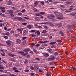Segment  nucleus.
I'll use <instances>...</instances> for the list:
<instances>
[{"label": "nucleus", "mask_w": 76, "mask_h": 76, "mask_svg": "<svg viewBox=\"0 0 76 76\" xmlns=\"http://www.w3.org/2000/svg\"><path fill=\"white\" fill-rule=\"evenodd\" d=\"M55 58H56V57L54 56H52L51 58H48V61H52L53 60H54Z\"/></svg>", "instance_id": "1"}, {"label": "nucleus", "mask_w": 76, "mask_h": 76, "mask_svg": "<svg viewBox=\"0 0 76 76\" xmlns=\"http://www.w3.org/2000/svg\"><path fill=\"white\" fill-rule=\"evenodd\" d=\"M54 14H55V15H57V16H63V15L62 14H61L59 12H54Z\"/></svg>", "instance_id": "2"}, {"label": "nucleus", "mask_w": 76, "mask_h": 76, "mask_svg": "<svg viewBox=\"0 0 76 76\" xmlns=\"http://www.w3.org/2000/svg\"><path fill=\"white\" fill-rule=\"evenodd\" d=\"M7 44V45L9 46H10L11 45V41L9 40H8L6 42Z\"/></svg>", "instance_id": "3"}, {"label": "nucleus", "mask_w": 76, "mask_h": 76, "mask_svg": "<svg viewBox=\"0 0 76 76\" xmlns=\"http://www.w3.org/2000/svg\"><path fill=\"white\" fill-rule=\"evenodd\" d=\"M8 12H9V13H10V16H14V15L13 14V10H8Z\"/></svg>", "instance_id": "4"}, {"label": "nucleus", "mask_w": 76, "mask_h": 76, "mask_svg": "<svg viewBox=\"0 0 76 76\" xmlns=\"http://www.w3.org/2000/svg\"><path fill=\"white\" fill-rule=\"evenodd\" d=\"M18 53L19 54H22L21 56H25V53L22 52V51H19L18 52Z\"/></svg>", "instance_id": "5"}, {"label": "nucleus", "mask_w": 76, "mask_h": 76, "mask_svg": "<svg viewBox=\"0 0 76 76\" xmlns=\"http://www.w3.org/2000/svg\"><path fill=\"white\" fill-rule=\"evenodd\" d=\"M12 4V2L6 1L5 2V4L10 5Z\"/></svg>", "instance_id": "6"}, {"label": "nucleus", "mask_w": 76, "mask_h": 76, "mask_svg": "<svg viewBox=\"0 0 76 76\" xmlns=\"http://www.w3.org/2000/svg\"><path fill=\"white\" fill-rule=\"evenodd\" d=\"M21 20V21H23V22H24L25 21V19H22V18L20 17H18V20Z\"/></svg>", "instance_id": "7"}, {"label": "nucleus", "mask_w": 76, "mask_h": 76, "mask_svg": "<svg viewBox=\"0 0 76 76\" xmlns=\"http://www.w3.org/2000/svg\"><path fill=\"white\" fill-rule=\"evenodd\" d=\"M59 34H60L61 35L62 37H63L64 35V33L62 31H60L59 32Z\"/></svg>", "instance_id": "8"}, {"label": "nucleus", "mask_w": 76, "mask_h": 76, "mask_svg": "<svg viewBox=\"0 0 76 76\" xmlns=\"http://www.w3.org/2000/svg\"><path fill=\"white\" fill-rule=\"evenodd\" d=\"M48 41H44V42H43L42 41H39L38 42V43H39V44H42L43 43H44L45 42L47 43V42H48Z\"/></svg>", "instance_id": "9"}, {"label": "nucleus", "mask_w": 76, "mask_h": 76, "mask_svg": "<svg viewBox=\"0 0 76 76\" xmlns=\"http://www.w3.org/2000/svg\"><path fill=\"white\" fill-rule=\"evenodd\" d=\"M43 55L45 56V57H48L49 56V54L48 53H43Z\"/></svg>", "instance_id": "10"}, {"label": "nucleus", "mask_w": 76, "mask_h": 76, "mask_svg": "<svg viewBox=\"0 0 76 76\" xmlns=\"http://www.w3.org/2000/svg\"><path fill=\"white\" fill-rule=\"evenodd\" d=\"M23 51L24 52H28V51H30V49L28 48H27L25 50H24Z\"/></svg>", "instance_id": "11"}, {"label": "nucleus", "mask_w": 76, "mask_h": 76, "mask_svg": "<svg viewBox=\"0 0 76 76\" xmlns=\"http://www.w3.org/2000/svg\"><path fill=\"white\" fill-rule=\"evenodd\" d=\"M41 24H49V25H50V24H51V22H48L47 23H41Z\"/></svg>", "instance_id": "12"}, {"label": "nucleus", "mask_w": 76, "mask_h": 76, "mask_svg": "<svg viewBox=\"0 0 76 76\" xmlns=\"http://www.w3.org/2000/svg\"><path fill=\"white\" fill-rule=\"evenodd\" d=\"M21 40L20 39H17L16 40V42H17V43H20L21 42Z\"/></svg>", "instance_id": "13"}, {"label": "nucleus", "mask_w": 76, "mask_h": 76, "mask_svg": "<svg viewBox=\"0 0 76 76\" xmlns=\"http://www.w3.org/2000/svg\"><path fill=\"white\" fill-rule=\"evenodd\" d=\"M9 56H11V57H15L16 55H14V54H12L10 53L8 54Z\"/></svg>", "instance_id": "14"}, {"label": "nucleus", "mask_w": 76, "mask_h": 76, "mask_svg": "<svg viewBox=\"0 0 76 76\" xmlns=\"http://www.w3.org/2000/svg\"><path fill=\"white\" fill-rule=\"evenodd\" d=\"M34 68H35V69H36V70H37V69H38V68H39L38 66V65L37 64H36L34 65Z\"/></svg>", "instance_id": "15"}, {"label": "nucleus", "mask_w": 76, "mask_h": 76, "mask_svg": "<svg viewBox=\"0 0 76 76\" xmlns=\"http://www.w3.org/2000/svg\"><path fill=\"white\" fill-rule=\"evenodd\" d=\"M35 20L36 21H39L40 20V19L39 18L36 17L35 18Z\"/></svg>", "instance_id": "16"}, {"label": "nucleus", "mask_w": 76, "mask_h": 76, "mask_svg": "<svg viewBox=\"0 0 76 76\" xmlns=\"http://www.w3.org/2000/svg\"><path fill=\"white\" fill-rule=\"evenodd\" d=\"M76 66H72L71 67V69H72L73 70H76Z\"/></svg>", "instance_id": "17"}, {"label": "nucleus", "mask_w": 76, "mask_h": 76, "mask_svg": "<svg viewBox=\"0 0 76 76\" xmlns=\"http://www.w3.org/2000/svg\"><path fill=\"white\" fill-rule=\"evenodd\" d=\"M47 51H48L49 52H51L53 51V49H47Z\"/></svg>", "instance_id": "18"}, {"label": "nucleus", "mask_w": 76, "mask_h": 76, "mask_svg": "<svg viewBox=\"0 0 76 76\" xmlns=\"http://www.w3.org/2000/svg\"><path fill=\"white\" fill-rule=\"evenodd\" d=\"M10 61H14V62H15V59H14V58H10Z\"/></svg>", "instance_id": "19"}, {"label": "nucleus", "mask_w": 76, "mask_h": 76, "mask_svg": "<svg viewBox=\"0 0 76 76\" xmlns=\"http://www.w3.org/2000/svg\"><path fill=\"white\" fill-rule=\"evenodd\" d=\"M63 18V17H57L58 19H62Z\"/></svg>", "instance_id": "20"}, {"label": "nucleus", "mask_w": 76, "mask_h": 76, "mask_svg": "<svg viewBox=\"0 0 76 76\" xmlns=\"http://www.w3.org/2000/svg\"><path fill=\"white\" fill-rule=\"evenodd\" d=\"M36 34H37V35H40L41 33L40 32L38 31H37L35 32Z\"/></svg>", "instance_id": "21"}, {"label": "nucleus", "mask_w": 76, "mask_h": 76, "mask_svg": "<svg viewBox=\"0 0 76 76\" xmlns=\"http://www.w3.org/2000/svg\"><path fill=\"white\" fill-rule=\"evenodd\" d=\"M26 30H24L23 31V34L24 35H26Z\"/></svg>", "instance_id": "22"}, {"label": "nucleus", "mask_w": 76, "mask_h": 76, "mask_svg": "<svg viewBox=\"0 0 76 76\" xmlns=\"http://www.w3.org/2000/svg\"><path fill=\"white\" fill-rule=\"evenodd\" d=\"M46 32H48V31H46L45 30H43V31L42 32V33H46Z\"/></svg>", "instance_id": "23"}, {"label": "nucleus", "mask_w": 76, "mask_h": 76, "mask_svg": "<svg viewBox=\"0 0 76 76\" xmlns=\"http://www.w3.org/2000/svg\"><path fill=\"white\" fill-rule=\"evenodd\" d=\"M49 25L50 26H52V27H53L54 26V24H52V23L50 24H49Z\"/></svg>", "instance_id": "24"}, {"label": "nucleus", "mask_w": 76, "mask_h": 76, "mask_svg": "<svg viewBox=\"0 0 76 76\" xmlns=\"http://www.w3.org/2000/svg\"><path fill=\"white\" fill-rule=\"evenodd\" d=\"M30 37H35V36H36V35L33 34H30Z\"/></svg>", "instance_id": "25"}, {"label": "nucleus", "mask_w": 76, "mask_h": 76, "mask_svg": "<svg viewBox=\"0 0 76 76\" xmlns=\"http://www.w3.org/2000/svg\"><path fill=\"white\" fill-rule=\"evenodd\" d=\"M56 43V42H51L50 44V45H53V44H55Z\"/></svg>", "instance_id": "26"}, {"label": "nucleus", "mask_w": 76, "mask_h": 76, "mask_svg": "<svg viewBox=\"0 0 76 76\" xmlns=\"http://www.w3.org/2000/svg\"><path fill=\"white\" fill-rule=\"evenodd\" d=\"M51 76V74L50 73H48V72L47 73L46 76Z\"/></svg>", "instance_id": "27"}, {"label": "nucleus", "mask_w": 76, "mask_h": 76, "mask_svg": "<svg viewBox=\"0 0 76 76\" xmlns=\"http://www.w3.org/2000/svg\"><path fill=\"white\" fill-rule=\"evenodd\" d=\"M1 56H6V53H5L3 52V53H1Z\"/></svg>", "instance_id": "28"}, {"label": "nucleus", "mask_w": 76, "mask_h": 76, "mask_svg": "<svg viewBox=\"0 0 76 76\" xmlns=\"http://www.w3.org/2000/svg\"><path fill=\"white\" fill-rule=\"evenodd\" d=\"M0 9L1 10H4V9H5V7H0Z\"/></svg>", "instance_id": "29"}, {"label": "nucleus", "mask_w": 76, "mask_h": 76, "mask_svg": "<svg viewBox=\"0 0 76 76\" xmlns=\"http://www.w3.org/2000/svg\"><path fill=\"white\" fill-rule=\"evenodd\" d=\"M37 4H38V2L37 1L35 2V3L34 4V6H36Z\"/></svg>", "instance_id": "30"}, {"label": "nucleus", "mask_w": 76, "mask_h": 76, "mask_svg": "<svg viewBox=\"0 0 76 76\" xmlns=\"http://www.w3.org/2000/svg\"><path fill=\"white\" fill-rule=\"evenodd\" d=\"M30 69H31V70H34V68L33 66H30Z\"/></svg>", "instance_id": "31"}, {"label": "nucleus", "mask_w": 76, "mask_h": 76, "mask_svg": "<svg viewBox=\"0 0 76 76\" xmlns=\"http://www.w3.org/2000/svg\"><path fill=\"white\" fill-rule=\"evenodd\" d=\"M27 28L29 29H31V26L30 25H28L27 26Z\"/></svg>", "instance_id": "32"}, {"label": "nucleus", "mask_w": 76, "mask_h": 76, "mask_svg": "<svg viewBox=\"0 0 76 76\" xmlns=\"http://www.w3.org/2000/svg\"><path fill=\"white\" fill-rule=\"evenodd\" d=\"M58 54V53L57 52H55L54 53V55L55 56H57Z\"/></svg>", "instance_id": "33"}, {"label": "nucleus", "mask_w": 76, "mask_h": 76, "mask_svg": "<svg viewBox=\"0 0 76 76\" xmlns=\"http://www.w3.org/2000/svg\"><path fill=\"white\" fill-rule=\"evenodd\" d=\"M45 14V12H41L40 13V15H44V14Z\"/></svg>", "instance_id": "34"}, {"label": "nucleus", "mask_w": 76, "mask_h": 76, "mask_svg": "<svg viewBox=\"0 0 76 76\" xmlns=\"http://www.w3.org/2000/svg\"><path fill=\"white\" fill-rule=\"evenodd\" d=\"M44 27L45 28V29H46V30H47V29H48V26H44Z\"/></svg>", "instance_id": "35"}, {"label": "nucleus", "mask_w": 76, "mask_h": 76, "mask_svg": "<svg viewBox=\"0 0 76 76\" xmlns=\"http://www.w3.org/2000/svg\"><path fill=\"white\" fill-rule=\"evenodd\" d=\"M60 7H62V8H65V6L64 5H61L60 6Z\"/></svg>", "instance_id": "36"}, {"label": "nucleus", "mask_w": 76, "mask_h": 76, "mask_svg": "<svg viewBox=\"0 0 76 76\" xmlns=\"http://www.w3.org/2000/svg\"><path fill=\"white\" fill-rule=\"evenodd\" d=\"M27 38H28L27 37H23L22 38L23 40H24V39H26Z\"/></svg>", "instance_id": "37"}, {"label": "nucleus", "mask_w": 76, "mask_h": 76, "mask_svg": "<svg viewBox=\"0 0 76 76\" xmlns=\"http://www.w3.org/2000/svg\"><path fill=\"white\" fill-rule=\"evenodd\" d=\"M36 32V30H32L29 31V32Z\"/></svg>", "instance_id": "38"}, {"label": "nucleus", "mask_w": 76, "mask_h": 76, "mask_svg": "<svg viewBox=\"0 0 76 76\" xmlns=\"http://www.w3.org/2000/svg\"><path fill=\"white\" fill-rule=\"evenodd\" d=\"M25 57H26V58H31V56H30L27 55Z\"/></svg>", "instance_id": "39"}, {"label": "nucleus", "mask_w": 76, "mask_h": 76, "mask_svg": "<svg viewBox=\"0 0 76 76\" xmlns=\"http://www.w3.org/2000/svg\"><path fill=\"white\" fill-rule=\"evenodd\" d=\"M40 4H42V5H44V2L43 1H41L40 2Z\"/></svg>", "instance_id": "40"}, {"label": "nucleus", "mask_w": 76, "mask_h": 76, "mask_svg": "<svg viewBox=\"0 0 76 76\" xmlns=\"http://www.w3.org/2000/svg\"><path fill=\"white\" fill-rule=\"evenodd\" d=\"M35 45V44L34 43H31V47H33V46H34V45Z\"/></svg>", "instance_id": "41"}, {"label": "nucleus", "mask_w": 76, "mask_h": 76, "mask_svg": "<svg viewBox=\"0 0 76 76\" xmlns=\"http://www.w3.org/2000/svg\"><path fill=\"white\" fill-rule=\"evenodd\" d=\"M23 31L22 28H20L17 30V31Z\"/></svg>", "instance_id": "42"}, {"label": "nucleus", "mask_w": 76, "mask_h": 76, "mask_svg": "<svg viewBox=\"0 0 76 76\" xmlns=\"http://www.w3.org/2000/svg\"><path fill=\"white\" fill-rule=\"evenodd\" d=\"M34 11L35 12H37L38 11V10L36 9H34Z\"/></svg>", "instance_id": "43"}, {"label": "nucleus", "mask_w": 76, "mask_h": 76, "mask_svg": "<svg viewBox=\"0 0 76 76\" xmlns=\"http://www.w3.org/2000/svg\"><path fill=\"white\" fill-rule=\"evenodd\" d=\"M49 64H50V65H53V62H49Z\"/></svg>", "instance_id": "44"}, {"label": "nucleus", "mask_w": 76, "mask_h": 76, "mask_svg": "<svg viewBox=\"0 0 76 76\" xmlns=\"http://www.w3.org/2000/svg\"><path fill=\"white\" fill-rule=\"evenodd\" d=\"M62 23H60L59 25V27L60 28H61V26H62Z\"/></svg>", "instance_id": "45"}, {"label": "nucleus", "mask_w": 76, "mask_h": 76, "mask_svg": "<svg viewBox=\"0 0 76 76\" xmlns=\"http://www.w3.org/2000/svg\"><path fill=\"white\" fill-rule=\"evenodd\" d=\"M50 16L51 17V18H54V17H55V16H54V15L53 14L50 15Z\"/></svg>", "instance_id": "46"}, {"label": "nucleus", "mask_w": 76, "mask_h": 76, "mask_svg": "<svg viewBox=\"0 0 76 76\" xmlns=\"http://www.w3.org/2000/svg\"><path fill=\"white\" fill-rule=\"evenodd\" d=\"M10 76H18V75H13V74H10Z\"/></svg>", "instance_id": "47"}, {"label": "nucleus", "mask_w": 76, "mask_h": 76, "mask_svg": "<svg viewBox=\"0 0 76 76\" xmlns=\"http://www.w3.org/2000/svg\"><path fill=\"white\" fill-rule=\"evenodd\" d=\"M3 25V26H7V24H6V23H4Z\"/></svg>", "instance_id": "48"}, {"label": "nucleus", "mask_w": 76, "mask_h": 76, "mask_svg": "<svg viewBox=\"0 0 76 76\" xmlns=\"http://www.w3.org/2000/svg\"><path fill=\"white\" fill-rule=\"evenodd\" d=\"M27 63H28V60L27 59H26L24 63L25 64H26Z\"/></svg>", "instance_id": "49"}, {"label": "nucleus", "mask_w": 76, "mask_h": 76, "mask_svg": "<svg viewBox=\"0 0 76 76\" xmlns=\"http://www.w3.org/2000/svg\"><path fill=\"white\" fill-rule=\"evenodd\" d=\"M29 71V69H25L24 70V72H28Z\"/></svg>", "instance_id": "50"}, {"label": "nucleus", "mask_w": 76, "mask_h": 76, "mask_svg": "<svg viewBox=\"0 0 76 76\" xmlns=\"http://www.w3.org/2000/svg\"><path fill=\"white\" fill-rule=\"evenodd\" d=\"M68 29H70L71 28V26H67Z\"/></svg>", "instance_id": "51"}, {"label": "nucleus", "mask_w": 76, "mask_h": 76, "mask_svg": "<svg viewBox=\"0 0 76 76\" xmlns=\"http://www.w3.org/2000/svg\"><path fill=\"white\" fill-rule=\"evenodd\" d=\"M65 12H66V13H69V12H70L71 11H69V10H66L65 11Z\"/></svg>", "instance_id": "52"}, {"label": "nucleus", "mask_w": 76, "mask_h": 76, "mask_svg": "<svg viewBox=\"0 0 76 76\" xmlns=\"http://www.w3.org/2000/svg\"><path fill=\"white\" fill-rule=\"evenodd\" d=\"M14 72H16V73H19V71L18 70H15Z\"/></svg>", "instance_id": "53"}, {"label": "nucleus", "mask_w": 76, "mask_h": 76, "mask_svg": "<svg viewBox=\"0 0 76 76\" xmlns=\"http://www.w3.org/2000/svg\"><path fill=\"white\" fill-rule=\"evenodd\" d=\"M36 60H38L39 61L40 59H39V58H37L35 59Z\"/></svg>", "instance_id": "54"}, {"label": "nucleus", "mask_w": 76, "mask_h": 76, "mask_svg": "<svg viewBox=\"0 0 76 76\" xmlns=\"http://www.w3.org/2000/svg\"><path fill=\"white\" fill-rule=\"evenodd\" d=\"M4 37L5 39H8V37L7 36H4Z\"/></svg>", "instance_id": "55"}, {"label": "nucleus", "mask_w": 76, "mask_h": 76, "mask_svg": "<svg viewBox=\"0 0 76 76\" xmlns=\"http://www.w3.org/2000/svg\"><path fill=\"white\" fill-rule=\"evenodd\" d=\"M66 3L67 4H71V2H70L67 1Z\"/></svg>", "instance_id": "56"}, {"label": "nucleus", "mask_w": 76, "mask_h": 76, "mask_svg": "<svg viewBox=\"0 0 76 76\" xmlns=\"http://www.w3.org/2000/svg\"><path fill=\"white\" fill-rule=\"evenodd\" d=\"M6 35L7 36H9V35H10V33L9 32H7L6 33Z\"/></svg>", "instance_id": "57"}, {"label": "nucleus", "mask_w": 76, "mask_h": 76, "mask_svg": "<svg viewBox=\"0 0 76 76\" xmlns=\"http://www.w3.org/2000/svg\"><path fill=\"white\" fill-rule=\"evenodd\" d=\"M31 76H34V73H32L31 74Z\"/></svg>", "instance_id": "58"}, {"label": "nucleus", "mask_w": 76, "mask_h": 76, "mask_svg": "<svg viewBox=\"0 0 76 76\" xmlns=\"http://www.w3.org/2000/svg\"><path fill=\"white\" fill-rule=\"evenodd\" d=\"M1 76H7V75H5V74H3L2 75H0Z\"/></svg>", "instance_id": "59"}, {"label": "nucleus", "mask_w": 76, "mask_h": 76, "mask_svg": "<svg viewBox=\"0 0 76 76\" xmlns=\"http://www.w3.org/2000/svg\"><path fill=\"white\" fill-rule=\"evenodd\" d=\"M57 42H60V43H61V40H57Z\"/></svg>", "instance_id": "60"}, {"label": "nucleus", "mask_w": 76, "mask_h": 76, "mask_svg": "<svg viewBox=\"0 0 76 76\" xmlns=\"http://www.w3.org/2000/svg\"><path fill=\"white\" fill-rule=\"evenodd\" d=\"M1 34L2 35H6V34L4 33H1Z\"/></svg>", "instance_id": "61"}, {"label": "nucleus", "mask_w": 76, "mask_h": 76, "mask_svg": "<svg viewBox=\"0 0 76 76\" xmlns=\"http://www.w3.org/2000/svg\"><path fill=\"white\" fill-rule=\"evenodd\" d=\"M4 69V67L3 66H1V67H0V70H2Z\"/></svg>", "instance_id": "62"}, {"label": "nucleus", "mask_w": 76, "mask_h": 76, "mask_svg": "<svg viewBox=\"0 0 76 76\" xmlns=\"http://www.w3.org/2000/svg\"><path fill=\"white\" fill-rule=\"evenodd\" d=\"M12 70H17V68L15 67H13L12 68Z\"/></svg>", "instance_id": "63"}, {"label": "nucleus", "mask_w": 76, "mask_h": 76, "mask_svg": "<svg viewBox=\"0 0 76 76\" xmlns=\"http://www.w3.org/2000/svg\"><path fill=\"white\" fill-rule=\"evenodd\" d=\"M25 44H26V41H24L23 42V45H25Z\"/></svg>", "instance_id": "64"}]
</instances>
